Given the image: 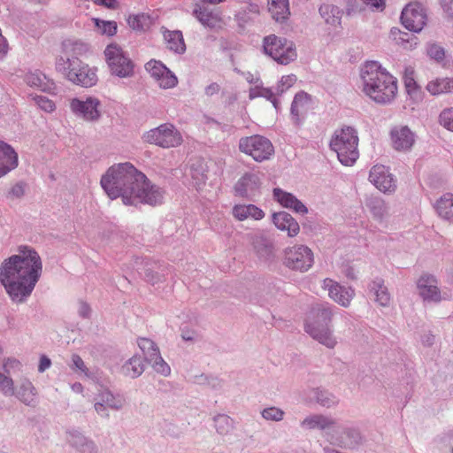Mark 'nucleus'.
Here are the masks:
<instances>
[{
  "label": "nucleus",
  "mask_w": 453,
  "mask_h": 453,
  "mask_svg": "<svg viewBox=\"0 0 453 453\" xmlns=\"http://www.w3.org/2000/svg\"><path fill=\"white\" fill-rule=\"evenodd\" d=\"M101 186L111 199L121 197L126 205L154 206L164 198V191L128 162L111 165L103 175Z\"/></svg>",
  "instance_id": "f257e3e1"
},
{
  "label": "nucleus",
  "mask_w": 453,
  "mask_h": 453,
  "mask_svg": "<svg viewBox=\"0 0 453 453\" xmlns=\"http://www.w3.org/2000/svg\"><path fill=\"white\" fill-rule=\"evenodd\" d=\"M42 271L38 252L27 245L18 248V254L4 260L0 266V281L11 299L22 303L34 290Z\"/></svg>",
  "instance_id": "f03ea898"
},
{
  "label": "nucleus",
  "mask_w": 453,
  "mask_h": 453,
  "mask_svg": "<svg viewBox=\"0 0 453 453\" xmlns=\"http://www.w3.org/2000/svg\"><path fill=\"white\" fill-rule=\"evenodd\" d=\"M363 92L378 104H389L397 96V80L378 62L365 63L361 70Z\"/></svg>",
  "instance_id": "7ed1b4c3"
},
{
  "label": "nucleus",
  "mask_w": 453,
  "mask_h": 453,
  "mask_svg": "<svg viewBox=\"0 0 453 453\" xmlns=\"http://www.w3.org/2000/svg\"><path fill=\"white\" fill-rule=\"evenodd\" d=\"M333 317L332 311L329 307L323 305L313 308L307 319L305 325L306 332L315 340L327 348L333 349L337 343L336 339L329 328Z\"/></svg>",
  "instance_id": "20e7f679"
},
{
  "label": "nucleus",
  "mask_w": 453,
  "mask_h": 453,
  "mask_svg": "<svg viewBox=\"0 0 453 453\" xmlns=\"http://www.w3.org/2000/svg\"><path fill=\"white\" fill-rule=\"evenodd\" d=\"M330 147L343 165H353L359 157L358 136L352 127L337 130L331 139Z\"/></svg>",
  "instance_id": "39448f33"
},
{
  "label": "nucleus",
  "mask_w": 453,
  "mask_h": 453,
  "mask_svg": "<svg viewBox=\"0 0 453 453\" xmlns=\"http://www.w3.org/2000/svg\"><path fill=\"white\" fill-rule=\"evenodd\" d=\"M89 50L88 44L79 41L67 39L62 42L61 52L56 60V69L69 80V73H76L82 62L80 57Z\"/></svg>",
  "instance_id": "423d86ee"
},
{
  "label": "nucleus",
  "mask_w": 453,
  "mask_h": 453,
  "mask_svg": "<svg viewBox=\"0 0 453 453\" xmlns=\"http://www.w3.org/2000/svg\"><path fill=\"white\" fill-rule=\"evenodd\" d=\"M104 55L112 74L120 78H128L134 75V65L119 45L114 43L108 45Z\"/></svg>",
  "instance_id": "0eeeda50"
},
{
  "label": "nucleus",
  "mask_w": 453,
  "mask_h": 453,
  "mask_svg": "<svg viewBox=\"0 0 453 453\" xmlns=\"http://www.w3.org/2000/svg\"><path fill=\"white\" fill-rule=\"evenodd\" d=\"M263 47L267 55L281 65H288L296 58L293 43L275 35L265 36Z\"/></svg>",
  "instance_id": "6e6552de"
},
{
  "label": "nucleus",
  "mask_w": 453,
  "mask_h": 453,
  "mask_svg": "<svg viewBox=\"0 0 453 453\" xmlns=\"http://www.w3.org/2000/svg\"><path fill=\"white\" fill-rule=\"evenodd\" d=\"M144 140L151 144L169 149L180 146L182 142V135L172 124H163L150 129L144 134Z\"/></svg>",
  "instance_id": "1a4fd4ad"
},
{
  "label": "nucleus",
  "mask_w": 453,
  "mask_h": 453,
  "mask_svg": "<svg viewBox=\"0 0 453 453\" xmlns=\"http://www.w3.org/2000/svg\"><path fill=\"white\" fill-rule=\"evenodd\" d=\"M239 149L257 162L269 159L274 153V148L270 140L261 135L242 138Z\"/></svg>",
  "instance_id": "9d476101"
},
{
  "label": "nucleus",
  "mask_w": 453,
  "mask_h": 453,
  "mask_svg": "<svg viewBox=\"0 0 453 453\" xmlns=\"http://www.w3.org/2000/svg\"><path fill=\"white\" fill-rule=\"evenodd\" d=\"M313 264V253L304 245H296L285 250L284 265L300 272L309 270Z\"/></svg>",
  "instance_id": "9b49d317"
},
{
  "label": "nucleus",
  "mask_w": 453,
  "mask_h": 453,
  "mask_svg": "<svg viewBox=\"0 0 453 453\" xmlns=\"http://www.w3.org/2000/svg\"><path fill=\"white\" fill-rule=\"evenodd\" d=\"M70 108L73 114L88 121L97 120L101 116V102L96 97L73 98Z\"/></svg>",
  "instance_id": "f8f14e48"
},
{
  "label": "nucleus",
  "mask_w": 453,
  "mask_h": 453,
  "mask_svg": "<svg viewBox=\"0 0 453 453\" xmlns=\"http://www.w3.org/2000/svg\"><path fill=\"white\" fill-rule=\"evenodd\" d=\"M401 21L408 30L419 32L426 23V11L418 3H411L403 10Z\"/></svg>",
  "instance_id": "ddd939ff"
},
{
  "label": "nucleus",
  "mask_w": 453,
  "mask_h": 453,
  "mask_svg": "<svg viewBox=\"0 0 453 453\" xmlns=\"http://www.w3.org/2000/svg\"><path fill=\"white\" fill-rule=\"evenodd\" d=\"M322 288L328 292V296L342 307H349L355 296V290L351 287L340 285L335 280L326 278L323 280Z\"/></svg>",
  "instance_id": "4468645a"
},
{
  "label": "nucleus",
  "mask_w": 453,
  "mask_h": 453,
  "mask_svg": "<svg viewBox=\"0 0 453 453\" xmlns=\"http://www.w3.org/2000/svg\"><path fill=\"white\" fill-rule=\"evenodd\" d=\"M261 180L256 173H245L234 185V193L240 197L253 198L260 194Z\"/></svg>",
  "instance_id": "2eb2a0df"
},
{
  "label": "nucleus",
  "mask_w": 453,
  "mask_h": 453,
  "mask_svg": "<svg viewBox=\"0 0 453 453\" xmlns=\"http://www.w3.org/2000/svg\"><path fill=\"white\" fill-rule=\"evenodd\" d=\"M370 181L381 192L390 193L395 189L393 176L388 168L382 165H374L369 174Z\"/></svg>",
  "instance_id": "dca6fc26"
},
{
  "label": "nucleus",
  "mask_w": 453,
  "mask_h": 453,
  "mask_svg": "<svg viewBox=\"0 0 453 453\" xmlns=\"http://www.w3.org/2000/svg\"><path fill=\"white\" fill-rule=\"evenodd\" d=\"M417 288L424 301L434 303L441 301V296L438 282L433 275H422L417 282Z\"/></svg>",
  "instance_id": "f3484780"
},
{
  "label": "nucleus",
  "mask_w": 453,
  "mask_h": 453,
  "mask_svg": "<svg viewBox=\"0 0 453 453\" xmlns=\"http://www.w3.org/2000/svg\"><path fill=\"white\" fill-rule=\"evenodd\" d=\"M390 138L393 148L399 151L410 150L415 142L414 134L405 126L394 127Z\"/></svg>",
  "instance_id": "a211bd4d"
},
{
  "label": "nucleus",
  "mask_w": 453,
  "mask_h": 453,
  "mask_svg": "<svg viewBox=\"0 0 453 453\" xmlns=\"http://www.w3.org/2000/svg\"><path fill=\"white\" fill-rule=\"evenodd\" d=\"M194 14L203 26L210 28L220 29L226 25L219 11H210L205 7L196 4L194 9Z\"/></svg>",
  "instance_id": "6ab92c4d"
},
{
  "label": "nucleus",
  "mask_w": 453,
  "mask_h": 453,
  "mask_svg": "<svg viewBox=\"0 0 453 453\" xmlns=\"http://www.w3.org/2000/svg\"><path fill=\"white\" fill-rule=\"evenodd\" d=\"M273 197L282 207L296 213L306 214L308 212L307 207L291 193L277 188L273 189Z\"/></svg>",
  "instance_id": "aec40b11"
},
{
  "label": "nucleus",
  "mask_w": 453,
  "mask_h": 453,
  "mask_svg": "<svg viewBox=\"0 0 453 453\" xmlns=\"http://www.w3.org/2000/svg\"><path fill=\"white\" fill-rule=\"evenodd\" d=\"M18 166V154L7 143L0 141V178Z\"/></svg>",
  "instance_id": "412c9836"
},
{
  "label": "nucleus",
  "mask_w": 453,
  "mask_h": 453,
  "mask_svg": "<svg viewBox=\"0 0 453 453\" xmlns=\"http://www.w3.org/2000/svg\"><path fill=\"white\" fill-rule=\"evenodd\" d=\"M273 222L279 230L286 231L290 237L297 235L300 231L298 222L286 211L273 213Z\"/></svg>",
  "instance_id": "4be33fe9"
},
{
  "label": "nucleus",
  "mask_w": 453,
  "mask_h": 453,
  "mask_svg": "<svg viewBox=\"0 0 453 453\" xmlns=\"http://www.w3.org/2000/svg\"><path fill=\"white\" fill-rule=\"evenodd\" d=\"M232 214L238 221L246 219L260 220L265 217L263 210L255 204H235L233 207Z\"/></svg>",
  "instance_id": "5701e85b"
},
{
  "label": "nucleus",
  "mask_w": 453,
  "mask_h": 453,
  "mask_svg": "<svg viewBox=\"0 0 453 453\" xmlns=\"http://www.w3.org/2000/svg\"><path fill=\"white\" fill-rule=\"evenodd\" d=\"M426 89L432 96L453 92V77H436L429 81Z\"/></svg>",
  "instance_id": "b1692460"
},
{
  "label": "nucleus",
  "mask_w": 453,
  "mask_h": 453,
  "mask_svg": "<svg viewBox=\"0 0 453 453\" xmlns=\"http://www.w3.org/2000/svg\"><path fill=\"white\" fill-rule=\"evenodd\" d=\"M25 81L28 86L37 88L42 91L51 92L55 89V83L39 71L27 73Z\"/></svg>",
  "instance_id": "393cba45"
},
{
  "label": "nucleus",
  "mask_w": 453,
  "mask_h": 453,
  "mask_svg": "<svg viewBox=\"0 0 453 453\" xmlns=\"http://www.w3.org/2000/svg\"><path fill=\"white\" fill-rule=\"evenodd\" d=\"M69 73V81L74 84L81 85L83 87H92L97 81V76L94 70L89 68V66L86 64L84 67L80 69V73Z\"/></svg>",
  "instance_id": "a878e982"
},
{
  "label": "nucleus",
  "mask_w": 453,
  "mask_h": 453,
  "mask_svg": "<svg viewBox=\"0 0 453 453\" xmlns=\"http://www.w3.org/2000/svg\"><path fill=\"white\" fill-rule=\"evenodd\" d=\"M434 208L438 215L443 219L453 222V194L447 193L435 203Z\"/></svg>",
  "instance_id": "bb28decb"
},
{
  "label": "nucleus",
  "mask_w": 453,
  "mask_h": 453,
  "mask_svg": "<svg viewBox=\"0 0 453 453\" xmlns=\"http://www.w3.org/2000/svg\"><path fill=\"white\" fill-rule=\"evenodd\" d=\"M268 11L276 21H284L290 15L288 0H268Z\"/></svg>",
  "instance_id": "cd10ccee"
},
{
  "label": "nucleus",
  "mask_w": 453,
  "mask_h": 453,
  "mask_svg": "<svg viewBox=\"0 0 453 453\" xmlns=\"http://www.w3.org/2000/svg\"><path fill=\"white\" fill-rule=\"evenodd\" d=\"M319 13L327 24L334 27L341 24L342 11L339 7L325 4L320 6Z\"/></svg>",
  "instance_id": "c85d7f7f"
},
{
  "label": "nucleus",
  "mask_w": 453,
  "mask_h": 453,
  "mask_svg": "<svg viewBox=\"0 0 453 453\" xmlns=\"http://www.w3.org/2000/svg\"><path fill=\"white\" fill-rule=\"evenodd\" d=\"M370 292L375 296V302L380 306H388L390 303L391 297L385 287L383 280H375L370 285Z\"/></svg>",
  "instance_id": "c756f323"
},
{
  "label": "nucleus",
  "mask_w": 453,
  "mask_h": 453,
  "mask_svg": "<svg viewBox=\"0 0 453 453\" xmlns=\"http://www.w3.org/2000/svg\"><path fill=\"white\" fill-rule=\"evenodd\" d=\"M164 38L169 50L177 53L185 51L186 45L180 31H166L164 33Z\"/></svg>",
  "instance_id": "7c9ffc66"
},
{
  "label": "nucleus",
  "mask_w": 453,
  "mask_h": 453,
  "mask_svg": "<svg viewBox=\"0 0 453 453\" xmlns=\"http://www.w3.org/2000/svg\"><path fill=\"white\" fill-rule=\"evenodd\" d=\"M390 35L395 44L406 50H412L418 44L417 37L415 35L403 32L398 28H392Z\"/></svg>",
  "instance_id": "2f4dec72"
},
{
  "label": "nucleus",
  "mask_w": 453,
  "mask_h": 453,
  "mask_svg": "<svg viewBox=\"0 0 453 453\" xmlns=\"http://www.w3.org/2000/svg\"><path fill=\"white\" fill-rule=\"evenodd\" d=\"M14 395H16L21 402L30 404L34 402L35 388L30 380L25 379L21 381L18 389L15 390Z\"/></svg>",
  "instance_id": "473e14b6"
},
{
  "label": "nucleus",
  "mask_w": 453,
  "mask_h": 453,
  "mask_svg": "<svg viewBox=\"0 0 453 453\" xmlns=\"http://www.w3.org/2000/svg\"><path fill=\"white\" fill-rule=\"evenodd\" d=\"M129 27L136 31H146L153 24V19L145 13L129 16L127 19Z\"/></svg>",
  "instance_id": "72a5a7b5"
},
{
  "label": "nucleus",
  "mask_w": 453,
  "mask_h": 453,
  "mask_svg": "<svg viewBox=\"0 0 453 453\" xmlns=\"http://www.w3.org/2000/svg\"><path fill=\"white\" fill-rule=\"evenodd\" d=\"M126 376L130 378L139 377L144 371V365L140 357L134 356L122 367Z\"/></svg>",
  "instance_id": "f704fd0d"
},
{
  "label": "nucleus",
  "mask_w": 453,
  "mask_h": 453,
  "mask_svg": "<svg viewBox=\"0 0 453 453\" xmlns=\"http://www.w3.org/2000/svg\"><path fill=\"white\" fill-rule=\"evenodd\" d=\"M403 83L407 93L416 97L420 93V87L415 80V70L411 66H408L404 69L403 73Z\"/></svg>",
  "instance_id": "c9c22d12"
},
{
  "label": "nucleus",
  "mask_w": 453,
  "mask_h": 453,
  "mask_svg": "<svg viewBox=\"0 0 453 453\" xmlns=\"http://www.w3.org/2000/svg\"><path fill=\"white\" fill-rule=\"evenodd\" d=\"M311 106V97L307 93L300 92L296 95L291 106V113L298 118Z\"/></svg>",
  "instance_id": "e433bc0d"
},
{
  "label": "nucleus",
  "mask_w": 453,
  "mask_h": 453,
  "mask_svg": "<svg viewBox=\"0 0 453 453\" xmlns=\"http://www.w3.org/2000/svg\"><path fill=\"white\" fill-rule=\"evenodd\" d=\"M138 346L142 349L147 361L150 359L158 358L159 349L156 344L148 338H140Z\"/></svg>",
  "instance_id": "4c0bfd02"
},
{
  "label": "nucleus",
  "mask_w": 453,
  "mask_h": 453,
  "mask_svg": "<svg viewBox=\"0 0 453 453\" xmlns=\"http://www.w3.org/2000/svg\"><path fill=\"white\" fill-rule=\"evenodd\" d=\"M92 20L98 34L112 36L117 33V23L115 21H107L97 18H94Z\"/></svg>",
  "instance_id": "58836bf2"
},
{
  "label": "nucleus",
  "mask_w": 453,
  "mask_h": 453,
  "mask_svg": "<svg viewBox=\"0 0 453 453\" xmlns=\"http://www.w3.org/2000/svg\"><path fill=\"white\" fill-rule=\"evenodd\" d=\"M154 80L160 88L165 89L174 88L178 83L176 76L169 69H167V73H164L162 76L159 75L158 78Z\"/></svg>",
  "instance_id": "ea45409f"
},
{
  "label": "nucleus",
  "mask_w": 453,
  "mask_h": 453,
  "mask_svg": "<svg viewBox=\"0 0 453 453\" xmlns=\"http://www.w3.org/2000/svg\"><path fill=\"white\" fill-rule=\"evenodd\" d=\"M145 68L150 76L155 79L158 78L159 75H163L164 73H167V67L159 61L150 60L145 65Z\"/></svg>",
  "instance_id": "a19ab883"
},
{
  "label": "nucleus",
  "mask_w": 453,
  "mask_h": 453,
  "mask_svg": "<svg viewBox=\"0 0 453 453\" xmlns=\"http://www.w3.org/2000/svg\"><path fill=\"white\" fill-rule=\"evenodd\" d=\"M0 391L4 395H14L15 388L12 379L4 373L0 372Z\"/></svg>",
  "instance_id": "79ce46f5"
},
{
  "label": "nucleus",
  "mask_w": 453,
  "mask_h": 453,
  "mask_svg": "<svg viewBox=\"0 0 453 453\" xmlns=\"http://www.w3.org/2000/svg\"><path fill=\"white\" fill-rule=\"evenodd\" d=\"M214 421L218 432L221 434H227L232 427V420L228 416L219 415Z\"/></svg>",
  "instance_id": "37998d69"
},
{
  "label": "nucleus",
  "mask_w": 453,
  "mask_h": 453,
  "mask_svg": "<svg viewBox=\"0 0 453 453\" xmlns=\"http://www.w3.org/2000/svg\"><path fill=\"white\" fill-rule=\"evenodd\" d=\"M148 362L152 364V366L157 372L165 376L170 374L171 369L161 357L160 353L158 354V358L150 359Z\"/></svg>",
  "instance_id": "c03bdc74"
},
{
  "label": "nucleus",
  "mask_w": 453,
  "mask_h": 453,
  "mask_svg": "<svg viewBox=\"0 0 453 453\" xmlns=\"http://www.w3.org/2000/svg\"><path fill=\"white\" fill-rule=\"evenodd\" d=\"M34 100L35 104L46 112H52L56 109L54 102L43 96H35Z\"/></svg>",
  "instance_id": "a18cd8bd"
},
{
  "label": "nucleus",
  "mask_w": 453,
  "mask_h": 453,
  "mask_svg": "<svg viewBox=\"0 0 453 453\" xmlns=\"http://www.w3.org/2000/svg\"><path fill=\"white\" fill-rule=\"evenodd\" d=\"M440 123L449 131H453V109H445L440 114Z\"/></svg>",
  "instance_id": "49530a36"
},
{
  "label": "nucleus",
  "mask_w": 453,
  "mask_h": 453,
  "mask_svg": "<svg viewBox=\"0 0 453 453\" xmlns=\"http://www.w3.org/2000/svg\"><path fill=\"white\" fill-rule=\"evenodd\" d=\"M329 424H331V421L322 416H315L311 418H306L303 421V425H307L310 427L325 428L328 426Z\"/></svg>",
  "instance_id": "de8ad7c7"
},
{
  "label": "nucleus",
  "mask_w": 453,
  "mask_h": 453,
  "mask_svg": "<svg viewBox=\"0 0 453 453\" xmlns=\"http://www.w3.org/2000/svg\"><path fill=\"white\" fill-rule=\"evenodd\" d=\"M283 414L284 413L281 410L275 407L265 409L262 412V415L265 419L276 421L281 420L283 418Z\"/></svg>",
  "instance_id": "09e8293b"
},
{
  "label": "nucleus",
  "mask_w": 453,
  "mask_h": 453,
  "mask_svg": "<svg viewBox=\"0 0 453 453\" xmlns=\"http://www.w3.org/2000/svg\"><path fill=\"white\" fill-rule=\"evenodd\" d=\"M4 372L10 374L12 372L19 371L22 367L21 363L15 358H8L3 365Z\"/></svg>",
  "instance_id": "8fccbe9b"
},
{
  "label": "nucleus",
  "mask_w": 453,
  "mask_h": 453,
  "mask_svg": "<svg viewBox=\"0 0 453 453\" xmlns=\"http://www.w3.org/2000/svg\"><path fill=\"white\" fill-rule=\"evenodd\" d=\"M296 76L295 74H288L281 77L279 84V90L282 93L291 88L296 82Z\"/></svg>",
  "instance_id": "3c124183"
},
{
  "label": "nucleus",
  "mask_w": 453,
  "mask_h": 453,
  "mask_svg": "<svg viewBox=\"0 0 453 453\" xmlns=\"http://www.w3.org/2000/svg\"><path fill=\"white\" fill-rule=\"evenodd\" d=\"M25 194V188L23 184L16 183L9 190L7 197L11 199L20 198Z\"/></svg>",
  "instance_id": "603ef678"
},
{
  "label": "nucleus",
  "mask_w": 453,
  "mask_h": 453,
  "mask_svg": "<svg viewBox=\"0 0 453 453\" xmlns=\"http://www.w3.org/2000/svg\"><path fill=\"white\" fill-rule=\"evenodd\" d=\"M428 55L436 59V60H441L444 58V50L441 47L438 45H431L427 50Z\"/></svg>",
  "instance_id": "864d4df0"
},
{
  "label": "nucleus",
  "mask_w": 453,
  "mask_h": 453,
  "mask_svg": "<svg viewBox=\"0 0 453 453\" xmlns=\"http://www.w3.org/2000/svg\"><path fill=\"white\" fill-rule=\"evenodd\" d=\"M72 361L73 363V366L75 369L81 371V372L88 374V369L82 360V358L79 355H73Z\"/></svg>",
  "instance_id": "5fc2aeb1"
},
{
  "label": "nucleus",
  "mask_w": 453,
  "mask_h": 453,
  "mask_svg": "<svg viewBox=\"0 0 453 453\" xmlns=\"http://www.w3.org/2000/svg\"><path fill=\"white\" fill-rule=\"evenodd\" d=\"M51 365V362L50 360V358H48L46 356H42L40 359V364H39V366H38V370L39 372H44L46 369H48Z\"/></svg>",
  "instance_id": "6e6d98bb"
},
{
  "label": "nucleus",
  "mask_w": 453,
  "mask_h": 453,
  "mask_svg": "<svg viewBox=\"0 0 453 453\" xmlns=\"http://www.w3.org/2000/svg\"><path fill=\"white\" fill-rule=\"evenodd\" d=\"M363 2L367 5H371L372 7L380 10H382L385 5L384 0H363Z\"/></svg>",
  "instance_id": "4d7b16f0"
},
{
  "label": "nucleus",
  "mask_w": 453,
  "mask_h": 453,
  "mask_svg": "<svg viewBox=\"0 0 453 453\" xmlns=\"http://www.w3.org/2000/svg\"><path fill=\"white\" fill-rule=\"evenodd\" d=\"M260 96H265V97L268 98L269 100H271L273 102V105L275 107H277L276 102H275V99H274V96H273V92L270 89L261 88Z\"/></svg>",
  "instance_id": "13d9d810"
},
{
  "label": "nucleus",
  "mask_w": 453,
  "mask_h": 453,
  "mask_svg": "<svg viewBox=\"0 0 453 453\" xmlns=\"http://www.w3.org/2000/svg\"><path fill=\"white\" fill-rule=\"evenodd\" d=\"M95 451V446L92 442H87L81 445V453H93Z\"/></svg>",
  "instance_id": "bf43d9fd"
},
{
  "label": "nucleus",
  "mask_w": 453,
  "mask_h": 453,
  "mask_svg": "<svg viewBox=\"0 0 453 453\" xmlns=\"http://www.w3.org/2000/svg\"><path fill=\"white\" fill-rule=\"evenodd\" d=\"M90 309L86 303L81 302L80 303L79 312L81 316L87 317L89 314Z\"/></svg>",
  "instance_id": "052dcab7"
},
{
  "label": "nucleus",
  "mask_w": 453,
  "mask_h": 453,
  "mask_svg": "<svg viewBox=\"0 0 453 453\" xmlns=\"http://www.w3.org/2000/svg\"><path fill=\"white\" fill-rule=\"evenodd\" d=\"M261 88H258V87H256V88H253L250 90V99H253L255 97H257V96H260V94H261Z\"/></svg>",
  "instance_id": "680f3d73"
},
{
  "label": "nucleus",
  "mask_w": 453,
  "mask_h": 453,
  "mask_svg": "<svg viewBox=\"0 0 453 453\" xmlns=\"http://www.w3.org/2000/svg\"><path fill=\"white\" fill-rule=\"evenodd\" d=\"M113 396L110 393V392H106L105 393V400L104 399V401L105 402L106 405L109 406V407H115L117 408L118 406L117 405H114L112 403H111V400H112Z\"/></svg>",
  "instance_id": "e2e57ef3"
},
{
  "label": "nucleus",
  "mask_w": 453,
  "mask_h": 453,
  "mask_svg": "<svg viewBox=\"0 0 453 453\" xmlns=\"http://www.w3.org/2000/svg\"><path fill=\"white\" fill-rule=\"evenodd\" d=\"M344 274L347 278L350 279V280H354L356 279V273L354 272V269L351 268V267H347L345 270H344Z\"/></svg>",
  "instance_id": "0e129e2a"
},
{
  "label": "nucleus",
  "mask_w": 453,
  "mask_h": 453,
  "mask_svg": "<svg viewBox=\"0 0 453 453\" xmlns=\"http://www.w3.org/2000/svg\"><path fill=\"white\" fill-rule=\"evenodd\" d=\"M318 401L322 404V405H326V406H330L331 403H334V401L333 398H331L330 396H328L327 398L326 399H322V398H318Z\"/></svg>",
  "instance_id": "69168bd1"
},
{
  "label": "nucleus",
  "mask_w": 453,
  "mask_h": 453,
  "mask_svg": "<svg viewBox=\"0 0 453 453\" xmlns=\"http://www.w3.org/2000/svg\"><path fill=\"white\" fill-rule=\"evenodd\" d=\"M245 78L250 83H257L258 81V78L254 77L250 73H246Z\"/></svg>",
  "instance_id": "338daca9"
},
{
  "label": "nucleus",
  "mask_w": 453,
  "mask_h": 453,
  "mask_svg": "<svg viewBox=\"0 0 453 453\" xmlns=\"http://www.w3.org/2000/svg\"><path fill=\"white\" fill-rule=\"evenodd\" d=\"M380 209L381 210V221H383L384 218L388 216V211L383 203H381Z\"/></svg>",
  "instance_id": "774afa93"
}]
</instances>
